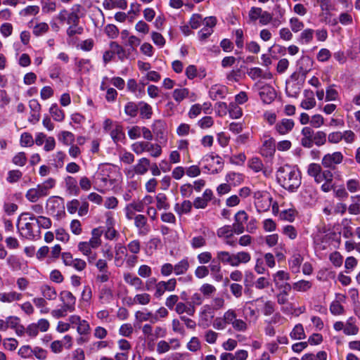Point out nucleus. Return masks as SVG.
Listing matches in <instances>:
<instances>
[{"label": "nucleus", "instance_id": "nucleus-29", "mask_svg": "<svg viewBox=\"0 0 360 360\" xmlns=\"http://www.w3.org/2000/svg\"><path fill=\"white\" fill-rule=\"evenodd\" d=\"M110 136L115 143H118L124 139V133L123 132L122 127L117 124L111 131Z\"/></svg>", "mask_w": 360, "mask_h": 360}, {"label": "nucleus", "instance_id": "nucleus-30", "mask_svg": "<svg viewBox=\"0 0 360 360\" xmlns=\"http://www.w3.org/2000/svg\"><path fill=\"white\" fill-rule=\"evenodd\" d=\"M189 91L186 88L176 89L172 93L173 98L177 102L181 103L184 98L188 96Z\"/></svg>", "mask_w": 360, "mask_h": 360}, {"label": "nucleus", "instance_id": "nucleus-54", "mask_svg": "<svg viewBox=\"0 0 360 360\" xmlns=\"http://www.w3.org/2000/svg\"><path fill=\"white\" fill-rule=\"evenodd\" d=\"M263 10L259 7H252L249 11L248 17L251 22H255L257 20H259Z\"/></svg>", "mask_w": 360, "mask_h": 360}, {"label": "nucleus", "instance_id": "nucleus-17", "mask_svg": "<svg viewBox=\"0 0 360 360\" xmlns=\"http://www.w3.org/2000/svg\"><path fill=\"white\" fill-rule=\"evenodd\" d=\"M193 203L188 200H184L181 203H176L174 205V211L179 215L186 214L191 212Z\"/></svg>", "mask_w": 360, "mask_h": 360}, {"label": "nucleus", "instance_id": "nucleus-49", "mask_svg": "<svg viewBox=\"0 0 360 360\" xmlns=\"http://www.w3.org/2000/svg\"><path fill=\"white\" fill-rule=\"evenodd\" d=\"M210 97L212 100H217L219 98L224 97V91L223 88L212 86L209 91Z\"/></svg>", "mask_w": 360, "mask_h": 360}, {"label": "nucleus", "instance_id": "nucleus-21", "mask_svg": "<svg viewBox=\"0 0 360 360\" xmlns=\"http://www.w3.org/2000/svg\"><path fill=\"white\" fill-rule=\"evenodd\" d=\"M65 186L68 191L70 194L78 195L79 193V188L77 186V181L75 178L68 176L65 179Z\"/></svg>", "mask_w": 360, "mask_h": 360}, {"label": "nucleus", "instance_id": "nucleus-41", "mask_svg": "<svg viewBox=\"0 0 360 360\" xmlns=\"http://www.w3.org/2000/svg\"><path fill=\"white\" fill-rule=\"evenodd\" d=\"M156 200H157V208L158 210H167L169 208V204L167 202V198L166 195L163 193H159L156 196Z\"/></svg>", "mask_w": 360, "mask_h": 360}, {"label": "nucleus", "instance_id": "nucleus-59", "mask_svg": "<svg viewBox=\"0 0 360 360\" xmlns=\"http://www.w3.org/2000/svg\"><path fill=\"white\" fill-rule=\"evenodd\" d=\"M249 167L255 172H258L262 170L263 163L259 158H252L249 161Z\"/></svg>", "mask_w": 360, "mask_h": 360}, {"label": "nucleus", "instance_id": "nucleus-3", "mask_svg": "<svg viewBox=\"0 0 360 360\" xmlns=\"http://www.w3.org/2000/svg\"><path fill=\"white\" fill-rule=\"evenodd\" d=\"M253 198L255 199V205L259 212H266L271 206L272 197L267 191H255Z\"/></svg>", "mask_w": 360, "mask_h": 360}, {"label": "nucleus", "instance_id": "nucleus-7", "mask_svg": "<svg viewBox=\"0 0 360 360\" xmlns=\"http://www.w3.org/2000/svg\"><path fill=\"white\" fill-rule=\"evenodd\" d=\"M343 160V155L340 152H334L325 155L321 160V164L325 168L334 169L335 165L340 164Z\"/></svg>", "mask_w": 360, "mask_h": 360}, {"label": "nucleus", "instance_id": "nucleus-36", "mask_svg": "<svg viewBox=\"0 0 360 360\" xmlns=\"http://www.w3.org/2000/svg\"><path fill=\"white\" fill-rule=\"evenodd\" d=\"M153 132L159 138L163 137L165 124L161 120H155L152 126Z\"/></svg>", "mask_w": 360, "mask_h": 360}, {"label": "nucleus", "instance_id": "nucleus-8", "mask_svg": "<svg viewBox=\"0 0 360 360\" xmlns=\"http://www.w3.org/2000/svg\"><path fill=\"white\" fill-rule=\"evenodd\" d=\"M34 224L31 222H27L23 226H17L20 235L27 240H35L40 236L41 231L39 229L36 232L34 231Z\"/></svg>", "mask_w": 360, "mask_h": 360}, {"label": "nucleus", "instance_id": "nucleus-38", "mask_svg": "<svg viewBox=\"0 0 360 360\" xmlns=\"http://www.w3.org/2000/svg\"><path fill=\"white\" fill-rule=\"evenodd\" d=\"M326 142V134L322 131H318L315 132L313 141L312 146L315 144L317 146H323Z\"/></svg>", "mask_w": 360, "mask_h": 360}, {"label": "nucleus", "instance_id": "nucleus-37", "mask_svg": "<svg viewBox=\"0 0 360 360\" xmlns=\"http://www.w3.org/2000/svg\"><path fill=\"white\" fill-rule=\"evenodd\" d=\"M25 198L32 202H37L42 195L39 193L37 187L29 189L26 194Z\"/></svg>", "mask_w": 360, "mask_h": 360}, {"label": "nucleus", "instance_id": "nucleus-46", "mask_svg": "<svg viewBox=\"0 0 360 360\" xmlns=\"http://www.w3.org/2000/svg\"><path fill=\"white\" fill-rule=\"evenodd\" d=\"M326 352L320 351L316 355L313 354H306L302 357V360H326Z\"/></svg>", "mask_w": 360, "mask_h": 360}, {"label": "nucleus", "instance_id": "nucleus-53", "mask_svg": "<svg viewBox=\"0 0 360 360\" xmlns=\"http://www.w3.org/2000/svg\"><path fill=\"white\" fill-rule=\"evenodd\" d=\"M290 25L293 32L301 31L304 28V23L297 18H292L290 19Z\"/></svg>", "mask_w": 360, "mask_h": 360}, {"label": "nucleus", "instance_id": "nucleus-16", "mask_svg": "<svg viewBox=\"0 0 360 360\" xmlns=\"http://www.w3.org/2000/svg\"><path fill=\"white\" fill-rule=\"evenodd\" d=\"M217 259L224 264H229L234 266V254L227 251H218L217 252Z\"/></svg>", "mask_w": 360, "mask_h": 360}, {"label": "nucleus", "instance_id": "nucleus-12", "mask_svg": "<svg viewBox=\"0 0 360 360\" xmlns=\"http://www.w3.org/2000/svg\"><path fill=\"white\" fill-rule=\"evenodd\" d=\"M259 96L263 103L269 104L276 98V91L272 86L269 85H265L260 88Z\"/></svg>", "mask_w": 360, "mask_h": 360}, {"label": "nucleus", "instance_id": "nucleus-47", "mask_svg": "<svg viewBox=\"0 0 360 360\" xmlns=\"http://www.w3.org/2000/svg\"><path fill=\"white\" fill-rule=\"evenodd\" d=\"M191 245L193 249H198L206 245V239L202 236H195L191 240Z\"/></svg>", "mask_w": 360, "mask_h": 360}, {"label": "nucleus", "instance_id": "nucleus-42", "mask_svg": "<svg viewBox=\"0 0 360 360\" xmlns=\"http://www.w3.org/2000/svg\"><path fill=\"white\" fill-rule=\"evenodd\" d=\"M138 110V105L134 102H128L124 107V112L131 117H136Z\"/></svg>", "mask_w": 360, "mask_h": 360}, {"label": "nucleus", "instance_id": "nucleus-19", "mask_svg": "<svg viewBox=\"0 0 360 360\" xmlns=\"http://www.w3.org/2000/svg\"><path fill=\"white\" fill-rule=\"evenodd\" d=\"M109 46L113 53V55L117 54L120 60L123 61L124 59L128 58L127 51L118 43L116 41H111Z\"/></svg>", "mask_w": 360, "mask_h": 360}, {"label": "nucleus", "instance_id": "nucleus-64", "mask_svg": "<svg viewBox=\"0 0 360 360\" xmlns=\"http://www.w3.org/2000/svg\"><path fill=\"white\" fill-rule=\"evenodd\" d=\"M202 22V18L201 15L195 13L191 16L189 24L192 29H197L200 26Z\"/></svg>", "mask_w": 360, "mask_h": 360}, {"label": "nucleus", "instance_id": "nucleus-35", "mask_svg": "<svg viewBox=\"0 0 360 360\" xmlns=\"http://www.w3.org/2000/svg\"><path fill=\"white\" fill-rule=\"evenodd\" d=\"M208 268H210L217 280L219 281L222 278L220 262L218 260L215 261V259H213Z\"/></svg>", "mask_w": 360, "mask_h": 360}, {"label": "nucleus", "instance_id": "nucleus-2", "mask_svg": "<svg viewBox=\"0 0 360 360\" xmlns=\"http://www.w3.org/2000/svg\"><path fill=\"white\" fill-rule=\"evenodd\" d=\"M132 150L137 155L147 151L150 153V155L157 158L162 153L161 146L158 144L151 143L148 141H137L131 145Z\"/></svg>", "mask_w": 360, "mask_h": 360}, {"label": "nucleus", "instance_id": "nucleus-27", "mask_svg": "<svg viewBox=\"0 0 360 360\" xmlns=\"http://www.w3.org/2000/svg\"><path fill=\"white\" fill-rule=\"evenodd\" d=\"M251 259L250 253L247 252H238L234 254V266H238L241 263L246 264Z\"/></svg>", "mask_w": 360, "mask_h": 360}, {"label": "nucleus", "instance_id": "nucleus-50", "mask_svg": "<svg viewBox=\"0 0 360 360\" xmlns=\"http://www.w3.org/2000/svg\"><path fill=\"white\" fill-rule=\"evenodd\" d=\"M61 136L59 137V139L65 144V145H70L75 141V136L70 131H63L61 132Z\"/></svg>", "mask_w": 360, "mask_h": 360}, {"label": "nucleus", "instance_id": "nucleus-28", "mask_svg": "<svg viewBox=\"0 0 360 360\" xmlns=\"http://www.w3.org/2000/svg\"><path fill=\"white\" fill-rule=\"evenodd\" d=\"M359 331L358 327L354 324V319L350 317L344 327V333L347 335H356Z\"/></svg>", "mask_w": 360, "mask_h": 360}, {"label": "nucleus", "instance_id": "nucleus-4", "mask_svg": "<svg viewBox=\"0 0 360 360\" xmlns=\"http://www.w3.org/2000/svg\"><path fill=\"white\" fill-rule=\"evenodd\" d=\"M46 210L50 214L60 217L65 214V203L63 198L58 196L50 197L46 202Z\"/></svg>", "mask_w": 360, "mask_h": 360}, {"label": "nucleus", "instance_id": "nucleus-24", "mask_svg": "<svg viewBox=\"0 0 360 360\" xmlns=\"http://www.w3.org/2000/svg\"><path fill=\"white\" fill-rule=\"evenodd\" d=\"M305 96L307 98L302 101L300 106L306 110H309L315 107L316 102L314 98L313 91H305Z\"/></svg>", "mask_w": 360, "mask_h": 360}, {"label": "nucleus", "instance_id": "nucleus-52", "mask_svg": "<svg viewBox=\"0 0 360 360\" xmlns=\"http://www.w3.org/2000/svg\"><path fill=\"white\" fill-rule=\"evenodd\" d=\"M283 233L291 240H294L297 236L296 229L292 225H287L283 228Z\"/></svg>", "mask_w": 360, "mask_h": 360}, {"label": "nucleus", "instance_id": "nucleus-60", "mask_svg": "<svg viewBox=\"0 0 360 360\" xmlns=\"http://www.w3.org/2000/svg\"><path fill=\"white\" fill-rule=\"evenodd\" d=\"M22 176V174L20 171L15 169V170H11L8 173L7 176V181L9 183H15L19 181Z\"/></svg>", "mask_w": 360, "mask_h": 360}, {"label": "nucleus", "instance_id": "nucleus-62", "mask_svg": "<svg viewBox=\"0 0 360 360\" xmlns=\"http://www.w3.org/2000/svg\"><path fill=\"white\" fill-rule=\"evenodd\" d=\"M171 349L169 342L160 340L157 344V352L160 354L169 352Z\"/></svg>", "mask_w": 360, "mask_h": 360}, {"label": "nucleus", "instance_id": "nucleus-20", "mask_svg": "<svg viewBox=\"0 0 360 360\" xmlns=\"http://www.w3.org/2000/svg\"><path fill=\"white\" fill-rule=\"evenodd\" d=\"M299 71L305 76L311 70L312 60L309 56H303L298 62Z\"/></svg>", "mask_w": 360, "mask_h": 360}, {"label": "nucleus", "instance_id": "nucleus-55", "mask_svg": "<svg viewBox=\"0 0 360 360\" xmlns=\"http://www.w3.org/2000/svg\"><path fill=\"white\" fill-rule=\"evenodd\" d=\"M150 299H151V297L149 294L141 293V294L136 295L134 298V301L136 303H138V304H140L142 305H146L150 302Z\"/></svg>", "mask_w": 360, "mask_h": 360}, {"label": "nucleus", "instance_id": "nucleus-45", "mask_svg": "<svg viewBox=\"0 0 360 360\" xmlns=\"http://www.w3.org/2000/svg\"><path fill=\"white\" fill-rule=\"evenodd\" d=\"M228 110L233 119H238L242 116V110L236 103H230Z\"/></svg>", "mask_w": 360, "mask_h": 360}, {"label": "nucleus", "instance_id": "nucleus-57", "mask_svg": "<svg viewBox=\"0 0 360 360\" xmlns=\"http://www.w3.org/2000/svg\"><path fill=\"white\" fill-rule=\"evenodd\" d=\"M164 290L172 292L174 291L176 287L177 280L174 278H172L167 281H161Z\"/></svg>", "mask_w": 360, "mask_h": 360}, {"label": "nucleus", "instance_id": "nucleus-14", "mask_svg": "<svg viewBox=\"0 0 360 360\" xmlns=\"http://www.w3.org/2000/svg\"><path fill=\"white\" fill-rule=\"evenodd\" d=\"M295 122L290 119H283L281 122L276 123L275 129L276 131L281 135L289 133L294 127Z\"/></svg>", "mask_w": 360, "mask_h": 360}, {"label": "nucleus", "instance_id": "nucleus-43", "mask_svg": "<svg viewBox=\"0 0 360 360\" xmlns=\"http://www.w3.org/2000/svg\"><path fill=\"white\" fill-rule=\"evenodd\" d=\"M142 333L146 341H148V342H154L153 330L151 325H143V326L142 327Z\"/></svg>", "mask_w": 360, "mask_h": 360}, {"label": "nucleus", "instance_id": "nucleus-51", "mask_svg": "<svg viewBox=\"0 0 360 360\" xmlns=\"http://www.w3.org/2000/svg\"><path fill=\"white\" fill-rule=\"evenodd\" d=\"M330 311L333 315H340L345 311L344 307L340 304L339 300L333 301L330 306Z\"/></svg>", "mask_w": 360, "mask_h": 360}, {"label": "nucleus", "instance_id": "nucleus-63", "mask_svg": "<svg viewBox=\"0 0 360 360\" xmlns=\"http://www.w3.org/2000/svg\"><path fill=\"white\" fill-rule=\"evenodd\" d=\"M289 279V274L284 271H278L274 275V282L275 284L276 283V282L281 283Z\"/></svg>", "mask_w": 360, "mask_h": 360}, {"label": "nucleus", "instance_id": "nucleus-58", "mask_svg": "<svg viewBox=\"0 0 360 360\" xmlns=\"http://www.w3.org/2000/svg\"><path fill=\"white\" fill-rule=\"evenodd\" d=\"M105 34L111 39H115L118 36L119 30L118 28L112 24H108L105 27Z\"/></svg>", "mask_w": 360, "mask_h": 360}, {"label": "nucleus", "instance_id": "nucleus-1", "mask_svg": "<svg viewBox=\"0 0 360 360\" xmlns=\"http://www.w3.org/2000/svg\"><path fill=\"white\" fill-rule=\"evenodd\" d=\"M276 178L285 189L291 192L296 191L301 184L300 175L289 165L280 167Z\"/></svg>", "mask_w": 360, "mask_h": 360}, {"label": "nucleus", "instance_id": "nucleus-18", "mask_svg": "<svg viewBox=\"0 0 360 360\" xmlns=\"http://www.w3.org/2000/svg\"><path fill=\"white\" fill-rule=\"evenodd\" d=\"M150 160L146 158H142L134 165V171L136 174L143 175L148 172Z\"/></svg>", "mask_w": 360, "mask_h": 360}, {"label": "nucleus", "instance_id": "nucleus-40", "mask_svg": "<svg viewBox=\"0 0 360 360\" xmlns=\"http://www.w3.org/2000/svg\"><path fill=\"white\" fill-rule=\"evenodd\" d=\"M36 222L39 226V230L41 228L48 229L51 228L52 225L51 219L42 215L37 217V219H36Z\"/></svg>", "mask_w": 360, "mask_h": 360}, {"label": "nucleus", "instance_id": "nucleus-5", "mask_svg": "<svg viewBox=\"0 0 360 360\" xmlns=\"http://www.w3.org/2000/svg\"><path fill=\"white\" fill-rule=\"evenodd\" d=\"M67 23L70 25L66 30L68 37H72L76 34H82L83 33L84 28L79 25V17L76 12L69 13Z\"/></svg>", "mask_w": 360, "mask_h": 360}, {"label": "nucleus", "instance_id": "nucleus-22", "mask_svg": "<svg viewBox=\"0 0 360 360\" xmlns=\"http://www.w3.org/2000/svg\"><path fill=\"white\" fill-rule=\"evenodd\" d=\"M22 295L15 291L9 292H1L0 301L2 302H12L21 300Z\"/></svg>", "mask_w": 360, "mask_h": 360}, {"label": "nucleus", "instance_id": "nucleus-44", "mask_svg": "<svg viewBox=\"0 0 360 360\" xmlns=\"http://www.w3.org/2000/svg\"><path fill=\"white\" fill-rule=\"evenodd\" d=\"M49 25L46 22H40L37 24L33 28V34L37 36H41L49 31Z\"/></svg>", "mask_w": 360, "mask_h": 360}, {"label": "nucleus", "instance_id": "nucleus-33", "mask_svg": "<svg viewBox=\"0 0 360 360\" xmlns=\"http://www.w3.org/2000/svg\"><path fill=\"white\" fill-rule=\"evenodd\" d=\"M294 340H302L305 338L304 330L302 324H297L290 334Z\"/></svg>", "mask_w": 360, "mask_h": 360}, {"label": "nucleus", "instance_id": "nucleus-31", "mask_svg": "<svg viewBox=\"0 0 360 360\" xmlns=\"http://www.w3.org/2000/svg\"><path fill=\"white\" fill-rule=\"evenodd\" d=\"M49 112L53 118L57 122H62L65 118L64 112L58 107L57 104H53Z\"/></svg>", "mask_w": 360, "mask_h": 360}, {"label": "nucleus", "instance_id": "nucleus-9", "mask_svg": "<svg viewBox=\"0 0 360 360\" xmlns=\"http://www.w3.org/2000/svg\"><path fill=\"white\" fill-rule=\"evenodd\" d=\"M248 219V214L243 211H238L234 217V223L231 226L233 231L236 234H241L245 231L244 223Z\"/></svg>", "mask_w": 360, "mask_h": 360}, {"label": "nucleus", "instance_id": "nucleus-26", "mask_svg": "<svg viewBox=\"0 0 360 360\" xmlns=\"http://www.w3.org/2000/svg\"><path fill=\"white\" fill-rule=\"evenodd\" d=\"M41 292L43 297L49 300H54L56 299L57 292L54 288L48 285H44L41 287Z\"/></svg>", "mask_w": 360, "mask_h": 360}, {"label": "nucleus", "instance_id": "nucleus-25", "mask_svg": "<svg viewBox=\"0 0 360 360\" xmlns=\"http://www.w3.org/2000/svg\"><path fill=\"white\" fill-rule=\"evenodd\" d=\"M124 279L127 283L134 286L136 290L142 288L143 281L139 277L128 273L124 274Z\"/></svg>", "mask_w": 360, "mask_h": 360}, {"label": "nucleus", "instance_id": "nucleus-15", "mask_svg": "<svg viewBox=\"0 0 360 360\" xmlns=\"http://www.w3.org/2000/svg\"><path fill=\"white\" fill-rule=\"evenodd\" d=\"M174 310L179 315L186 313L188 316H193L195 312V308L192 304H186L181 302L177 304V306L174 307Z\"/></svg>", "mask_w": 360, "mask_h": 360}, {"label": "nucleus", "instance_id": "nucleus-32", "mask_svg": "<svg viewBox=\"0 0 360 360\" xmlns=\"http://www.w3.org/2000/svg\"><path fill=\"white\" fill-rule=\"evenodd\" d=\"M312 286V284L310 281L305 280H300L297 282H295L292 285V288L299 292H306L309 290Z\"/></svg>", "mask_w": 360, "mask_h": 360}, {"label": "nucleus", "instance_id": "nucleus-39", "mask_svg": "<svg viewBox=\"0 0 360 360\" xmlns=\"http://www.w3.org/2000/svg\"><path fill=\"white\" fill-rule=\"evenodd\" d=\"M314 30L312 29H306L302 31L300 35L299 41L302 44H309L313 39Z\"/></svg>", "mask_w": 360, "mask_h": 360}, {"label": "nucleus", "instance_id": "nucleus-61", "mask_svg": "<svg viewBox=\"0 0 360 360\" xmlns=\"http://www.w3.org/2000/svg\"><path fill=\"white\" fill-rule=\"evenodd\" d=\"M13 162L18 166H24L27 162V157L25 153L23 152H20L16 154L13 158Z\"/></svg>", "mask_w": 360, "mask_h": 360}, {"label": "nucleus", "instance_id": "nucleus-56", "mask_svg": "<svg viewBox=\"0 0 360 360\" xmlns=\"http://www.w3.org/2000/svg\"><path fill=\"white\" fill-rule=\"evenodd\" d=\"M164 290L172 292L174 291L176 287L177 280L174 278H172L167 281H161Z\"/></svg>", "mask_w": 360, "mask_h": 360}, {"label": "nucleus", "instance_id": "nucleus-34", "mask_svg": "<svg viewBox=\"0 0 360 360\" xmlns=\"http://www.w3.org/2000/svg\"><path fill=\"white\" fill-rule=\"evenodd\" d=\"M234 232L230 225H225L221 228H219L217 234L219 238H232Z\"/></svg>", "mask_w": 360, "mask_h": 360}, {"label": "nucleus", "instance_id": "nucleus-6", "mask_svg": "<svg viewBox=\"0 0 360 360\" xmlns=\"http://www.w3.org/2000/svg\"><path fill=\"white\" fill-rule=\"evenodd\" d=\"M307 174L314 177V181L317 184H320L323 181V179H330V171L324 170L322 171L321 166L316 163H311L307 167Z\"/></svg>", "mask_w": 360, "mask_h": 360}, {"label": "nucleus", "instance_id": "nucleus-23", "mask_svg": "<svg viewBox=\"0 0 360 360\" xmlns=\"http://www.w3.org/2000/svg\"><path fill=\"white\" fill-rule=\"evenodd\" d=\"M190 266L187 258L183 259L174 266V272L176 276L182 275L186 273Z\"/></svg>", "mask_w": 360, "mask_h": 360}, {"label": "nucleus", "instance_id": "nucleus-11", "mask_svg": "<svg viewBox=\"0 0 360 360\" xmlns=\"http://www.w3.org/2000/svg\"><path fill=\"white\" fill-rule=\"evenodd\" d=\"M60 301L65 306L69 312H72L75 309L76 297L72 293L68 290H63L60 294Z\"/></svg>", "mask_w": 360, "mask_h": 360}, {"label": "nucleus", "instance_id": "nucleus-13", "mask_svg": "<svg viewBox=\"0 0 360 360\" xmlns=\"http://www.w3.org/2000/svg\"><path fill=\"white\" fill-rule=\"evenodd\" d=\"M301 145L307 148L312 147V141L315 134L314 131L309 127H305L302 129Z\"/></svg>", "mask_w": 360, "mask_h": 360}, {"label": "nucleus", "instance_id": "nucleus-48", "mask_svg": "<svg viewBox=\"0 0 360 360\" xmlns=\"http://www.w3.org/2000/svg\"><path fill=\"white\" fill-rule=\"evenodd\" d=\"M347 189L350 193H356L360 191V182L359 180L355 179H349L346 182Z\"/></svg>", "mask_w": 360, "mask_h": 360}, {"label": "nucleus", "instance_id": "nucleus-10", "mask_svg": "<svg viewBox=\"0 0 360 360\" xmlns=\"http://www.w3.org/2000/svg\"><path fill=\"white\" fill-rule=\"evenodd\" d=\"M264 138L266 139L260 148V153L266 158L271 157L275 153V141L269 135H264Z\"/></svg>", "mask_w": 360, "mask_h": 360}]
</instances>
